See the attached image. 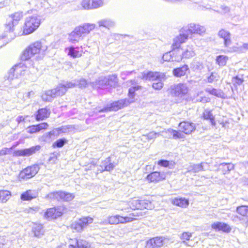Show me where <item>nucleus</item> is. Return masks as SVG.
<instances>
[{"label": "nucleus", "mask_w": 248, "mask_h": 248, "mask_svg": "<svg viewBox=\"0 0 248 248\" xmlns=\"http://www.w3.org/2000/svg\"><path fill=\"white\" fill-rule=\"evenodd\" d=\"M141 88V86L134 85L129 89L128 97L129 99L125 98L114 102L111 104L110 107L104 108L103 109L99 110V112H106L108 111H117L124 107L127 106L130 103L135 101V91Z\"/></svg>", "instance_id": "nucleus-1"}, {"label": "nucleus", "mask_w": 248, "mask_h": 248, "mask_svg": "<svg viewBox=\"0 0 248 248\" xmlns=\"http://www.w3.org/2000/svg\"><path fill=\"white\" fill-rule=\"evenodd\" d=\"M47 49V46L40 41H36L28 46L23 52L21 59L23 61H27L35 54L43 56Z\"/></svg>", "instance_id": "nucleus-2"}, {"label": "nucleus", "mask_w": 248, "mask_h": 248, "mask_svg": "<svg viewBox=\"0 0 248 248\" xmlns=\"http://www.w3.org/2000/svg\"><path fill=\"white\" fill-rule=\"evenodd\" d=\"M95 27L94 24L86 23L82 26L76 27L74 30L69 35V41L75 44L81 40L85 35L88 34Z\"/></svg>", "instance_id": "nucleus-3"}, {"label": "nucleus", "mask_w": 248, "mask_h": 248, "mask_svg": "<svg viewBox=\"0 0 248 248\" xmlns=\"http://www.w3.org/2000/svg\"><path fill=\"white\" fill-rule=\"evenodd\" d=\"M140 78L145 80L158 81V82H154L153 88L157 90H161L163 87V82L166 79L164 74L159 72H148L141 73Z\"/></svg>", "instance_id": "nucleus-4"}, {"label": "nucleus", "mask_w": 248, "mask_h": 248, "mask_svg": "<svg viewBox=\"0 0 248 248\" xmlns=\"http://www.w3.org/2000/svg\"><path fill=\"white\" fill-rule=\"evenodd\" d=\"M40 24V19L35 16L26 18L23 30V33L29 34L36 30Z\"/></svg>", "instance_id": "nucleus-5"}, {"label": "nucleus", "mask_w": 248, "mask_h": 248, "mask_svg": "<svg viewBox=\"0 0 248 248\" xmlns=\"http://www.w3.org/2000/svg\"><path fill=\"white\" fill-rule=\"evenodd\" d=\"M206 29L204 26L200 24L191 23L187 26L184 27L180 30L182 33H187V37L189 34H198L202 35L205 33Z\"/></svg>", "instance_id": "nucleus-6"}, {"label": "nucleus", "mask_w": 248, "mask_h": 248, "mask_svg": "<svg viewBox=\"0 0 248 248\" xmlns=\"http://www.w3.org/2000/svg\"><path fill=\"white\" fill-rule=\"evenodd\" d=\"M56 88L46 91L42 95V98L44 101H51L54 98L58 96H62L64 94L65 89L62 87Z\"/></svg>", "instance_id": "nucleus-7"}, {"label": "nucleus", "mask_w": 248, "mask_h": 248, "mask_svg": "<svg viewBox=\"0 0 248 248\" xmlns=\"http://www.w3.org/2000/svg\"><path fill=\"white\" fill-rule=\"evenodd\" d=\"M74 129V127L72 125H67L65 126H62L58 128H55L46 133L45 135L42 137L44 140H50L52 136H58L62 133H67L71 131Z\"/></svg>", "instance_id": "nucleus-8"}, {"label": "nucleus", "mask_w": 248, "mask_h": 248, "mask_svg": "<svg viewBox=\"0 0 248 248\" xmlns=\"http://www.w3.org/2000/svg\"><path fill=\"white\" fill-rule=\"evenodd\" d=\"M39 170V167L37 165L27 167L20 172L19 179L21 180L30 179L35 176Z\"/></svg>", "instance_id": "nucleus-9"}, {"label": "nucleus", "mask_w": 248, "mask_h": 248, "mask_svg": "<svg viewBox=\"0 0 248 248\" xmlns=\"http://www.w3.org/2000/svg\"><path fill=\"white\" fill-rule=\"evenodd\" d=\"M104 0H83L81 5L84 9H96L104 5Z\"/></svg>", "instance_id": "nucleus-10"}, {"label": "nucleus", "mask_w": 248, "mask_h": 248, "mask_svg": "<svg viewBox=\"0 0 248 248\" xmlns=\"http://www.w3.org/2000/svg\"><path fill=\"white\" fill-rule=\"evenodd\" d=\"M170 93L174 96L185 95L188 92V88L184 84L174 85L170 87Z\"/></svg>", "instance_id": "nucleus-11"}, {"label": "nucleus", "mask_w": 248, "mask_h": 248, "mask_svg": "<svg viewBox=\"0 0 248 248\" xmlns=\"http://www.w3.org/2000/svg\"><path fill=\"white\" fill-rule=\"evenodd\" d=\"M166 173L164 172L154 171L148 174L146 180L149 183H156L166 179Z\"/></svg>", "instance_id": "nucleus-12"}, {"label": "nucleus", "mask_w": 248, "mask_h": 248, "mask_svg": "<svg viewBox=\"0 0 248 248\" xmlns=\"http://www.w3.org/2000/svg\"><path fill=\"white\" fill-rule=\"evenodd\" d=\"M23 16L21 12H16L9 16L7 18L6 23V25L10 30L12 28H14L16 25L18 21L21 19Z\"/></svg>", "instance_id": "nucleus-13"}, {"label": "nucleus", "mask_w": 248, "mask_h": 248, "mask_svg": "<svg viewBox=\"0 0 248 248\" xmlns=\"http://www.w3.org/2000/svg\"><path fill=\"white\" fill-rule=\"evenodd\" d=\"M93 218H80L77 221L71 225L72 228L78 232L82 230L88 224L92 223Z\"/></svg>", "instance_id": "nucleus-14"}, {"label": "nucleus", "mask_w": 248, "mask_h": 248, "mask_svg": "<svg viewBox=\"0 0 248 248\" xmlns=\"http://www.w3.org/2000/svg\"><path fill=\"white\" fill-rule=\"evenodd\" d=\"M40 149V146L37 145L32 146L28 149L15 151L14 155L16 156H29L34 154L36 151Z\"/></svg>", "instance_id": "nucleus-15"}, {"label": "nucleus", "mask_w": 248, "mask_h": 248, "mask_svg": "<svg viewBox=\"0 0 248 248\" xmlns=\"http://www.w3.org/2000/svg\"><path fill=\"white\" fill-rule=\"evenodd\" d=\"M66 209L63 206H59L48 209L45 212L46 217H60L65 212Z\"/></svg>", "instance_id": "nucleus-16"}, {"label": "nucleus", "mask_w": 248, "mask_h": 248, "mask_svg": "<svg viewBox=\"0 0 248 248\" xmlns=\"http://www.w3.org/2000/svg\"><path fill=\"white\" fill-rule=\"evenodd\" d=\"M180 131L186 134H190L196 129V124L193 123L183 122L179 124Z\"/></svg>", "instance_id": "nucleus-17"}, {"label": "nucleus", "mask_w": 248, "mask_h": 248, "mask_svg": "<svg viewBox=\"0 0 248 248\" xmlns=\"http://www.w3.org/2000/svg\"><path fill=\"white\" fill-rule=\"evenodd\" d=\"M165 239L162 237H156L150 239L146 244L147 248H159L164 244Z\"/></svg>", "instance_id": "nucleus-18"}, {"label": "nucleus", "mask_w": 248, "mask_h": 248, "mask_svg": "<svg viewBox=\"0 0 248 248\" xmlns=\"http://www.w3.org/2000/svg\"><path fill=\"white\" fill-rule=\"evenodd\" d=\"M187 33L181 32L180 34L173 39L172 48L173 50L179 47L180 44L187 39Z\"/></svg>", "instance_id": "nucleus-19"}, {"label": "nucleus", "mask_w": 248, "mask_h": 248, "mask_svg": "<svg viewBox=\"0 0 248 248\" xmlns=\"http://www.w3.org/2000/svg\"><path fill=\"white\" fill-rule=\"evenodd\" d=\"M187 33L181 32L180 34L173 39L172 48L173 50L179 47L180 44L187 39Z\"/></svg>", "instance_id": "nucleus-20"}, {"label": "nucleus", "mask_w": 248, "mask_h": 248, "mask_svg": "<svg viewBox=\"0 0 248 248\" xmlns=\"http://www.w3.org/2000/svg\"><path fill=\"white\" fill-rule=\"evenodd\" d=\"M140 202V200L137 199L132 200L130 202L131 208L134 210H137V211H135L134 212L132 213L133 216H142L144 215L143 213H144V212L139 210L141 208Z\"/></svg>", "instance_id": "nucleus-21"}, {"label": "nucleus", "mask_w": 248, "mask_h": 248, "mask_svg": "<svg viewBox=\"0 0 248 248\" xmlns=\"http://www.w3.org/2000/svg\"><path fill=\"white\" fill-rule=\"evenodd\" d=\"M48 126L46 123H42L37 125H32L27 128V132L31 134H33L40 131L41 130L46 129Z\"/></svg>", "instance_id": "nucleus-22"}, {"label": "nucleus", "mask_w": 248, "mask_h": 248, "mask_svg": "<svg viewBox=\"0 0 248 248\" xmlns=\"http://www.w3.org/2000/svg\"><path fill=\"white\" fill-rule=\"evenodd\" d=\"M218 36L223 39L224 44L225 46H228L231 45L232 41L231 40V35L230 32L224 29H221L218 31Z\"/></svg>", "instance_id": "nucleus-23"}, {"label": "nucleus", "mask_w": 248, "mask_h": 248, "mask_svg": "<svg viewBox=\"0 0 248 248\" xmlns=\"http://www.w3.org/2000/svg\"><path fill=\"white\" fill-rule=\"evenodd\" d=\"M14 31V28H12L10 30L9 29L6 25V24H5V31L0 36V39H6V41H10L12 39H13L15 35L14 34L13 31Z\"/></svg>", "instance_id": "nucleus-24"}, {"label": "nucleus", "mask_w": 248, "mask_h": 248, "mask_svg": "<svg viewBox=\"0 0 248 248\" xmlns=\"http://www.w3.org/2000/svg\"><path fill=\"white\" fill-rule=\"evenodd\" d=\"M212 228L216 231H222L225 232H229L231 230V227L228 224L220 222L214 223L212 225Z\"/></svg>", "instance_id": "nucleus-25"}, {"label": "nucleus", "mask_w": 248, "mask_h": 248, "mask_svg": "<svg viewBox=\"0 0 248 248\" xmlns=\"http://www.w3.org/2000/svg\"><path fill=\"white\" fill-rule=\"evenodd\" d=\"M37 195L38 193L36 190L30 189L23 192L21 195L20 199L22 201H31L36 198Z\"/></svg>", "instance_id": "nucleus-26"}, {"label": "nucleus", "mask_w": 248, "mask_h": 248, "mask_svg": "<svg viewBox=\"0 0 248 248\" xmlns=\"http://www.w3.org/2000/svg\"><path fill=\"white\" fill-rule=\"evenodd\" d=\"M50 115V111L46 108H43L39 109L36 115V120L37 121H42L49 117Z\"/></svg>", "instance_id": "nucleus-27"}, {"label": "nucleus", "mask_w": 248, "mask_h": 248, "mask_svg": "<svg viewBox=\"0 0 248 248\" xmlns=\"http://www.w3.org/2000/svg\"><path fill=\"white\" fill-rule=\"evenodd\" d=\"M66 192L58 191L49 193L47 195L48 197L50 199H56L57 200H63L64 201L65 197L66 196Z\"/></svg>", "instance_id": "nucleus-28"}, {"label": "nucleus", "mask_w": 248, "mask_h": 248, "mask_svg": "<svg viewBox=\"0 0 248 248\" xmlns=\"http://www.w3.org/2000/svg\"><path fill=\"white\" fill-rule=\"evenodd\" d=\"M135 218H108L109 224H117L119 223H124L127 222L132 221Z\"/></svg>", "instance_id": "nucleus-29"}, {"label": "nucleus", "mask_w": 248, "mask_h": 248, "mask_svg": "<svg viewBox=\"0 0 248 248\" xmlns=\"http://www.w3.org/2000/svg\"><path fill=\"white\" fill-rule=\"evenodd\" d=\"M171 203L176 206L181 207H186L189 204V202L187 199L182 198H176L172 200Z\"/></svg>", "instance_id": "nucleus-30"}, {"label": "nucleus", "mask_w": 248, "mask_h": 248, "mask_svg": "<svg viewBox=\"0 0 248 248\" xmlns=\"http://www.w3.org/2000/svg\"><path fill=\"white\" fill-rule=\"evenodd\" d=\"M187 65H184L181 67L177 68L173 70V74L177 77H181L184 76L186 74V71L188 70Z\"/></svg>", "instance_id": "nucleus-31"}, {"label": "nucleus", "mask_w": 248, "mask_h": 248, "mask_svg": "<svg viewBox=\"0 0 248 248\" xmlns=\"http://www.w3.org/2000/svg\"><path fill=\"white\" fill-rule=\"evenodd\" d=\"M32 231L36 237H40L44 234V230L42 224H34Z\"/></svg>", "instance_id": "nucleus-32"}, {"label": "nucleus", "mask_w": 248, "mask_h": 248, "mask_svg": "<svg viewBox=\"0 0 248 248\" xmlns=\"http://www.w3.org/2000/svg\"><path fill=\"white\" fill-rule=\"evenodd\" d=\"M234 168V165L231 163H222L219 165V169L222 170L224 174L229 173L231 170H233Z\"/></svg>", "instance_id": "nucleus-33"}, {"label": "nucleus", "mask_w": 248, "mask_h": 248, "mask_svg": "<svg viewBox=\"0 0 248 248\" xmlns=\"http://www.w3.org/2000/svg\"><path fill=\"white\" fill-rule=\"evenodd\" d=\"M184 58L189 59L195 56V53L192 46H187L182 52Z\"/></svg>", "instance_id": "nucleus-34"}, {"label": "nucleus", "mask_w": 248, "mask_h": 248, "mask_svg": "<svg viewBox=\"0 0 248 248\" xmlns=\"http://www.w3.org/2000/svg\"><path fill=\"white\" fill-rule=\"evenodd\" d=\"M78 47H70L66 49L68 50V55L73 58H79L82 56V51L78 49Z\"/></svg>", "instance_id": "nucleus-35"}, {"label": "nucleus", "mask_w": 248, "mask_h": 248, "mask_svg": "<svg viewBox=\"0 0 248 248\" xmlns=\"http://www.w3.org/2000/svg\"><path fill=\"white\" fill-rule=\"evenodd\" d=\"M71 247L74 248H90V244L86 240L83 239L76 240V245H71Z\"/></svg>", "instance_id": "nucleus-36"}, {"label": "nucleus", "mask_w": 248, "mask_h": 248, "mask_svg": "<svg viewBox=\"0 0 248 248\" xmlns=\"http://www.w3.org/2000/svg\"><path fill=\"white\" fill-rule=\"evenodd\" d=\"M97 23L99 27H103L108 29L110 27H113L115 25V23L113 21L107 18L99 20Z\"/></svg>", "instance_id": "nucleus-37"}, {"label": "nucleus", "mask_w": 248, "mask_h": 248, "mask_svg": "<svg viewBox=\"0 0 248 248\" xmlns=\"http://www.w3.org/2000/svg\"><path fill=\"white\" fill-rule=\"evenodd\" d=\"M205 92L217 97L224 98V93L220 89L206 88Z\"/></svg>", "instance_id": "nucleus-38"}, {"label": "nucleus", "mask_w": 248, "mask_h": 248, "mask_svg": "<svg viewBox=\"0 0 248 248\" xmlns=\"http://www.w3.org/2000/svg\"><path fill=\"white\" fill-rule=\"evenodd\" d=\"M190 67L194 72L200 71L203 68L202 63L196 60L190 63Z\"/></svg>", "instance_id": "nucleus-39"}, {"label": "nucleus", "mask_w": 248, "mask_h": 248, "mask_svg": "<svg viewBox=\"0 0 248 248\" xmlns=\"http://www.w3.org/2000/svg\"><path fill=\"white\" fill-rule=\"evenodd\" d=\"M96 85L99 88H102L106 86H111V84L108 83V79L107 77H100L95 82Z\"/></svg>", "instance_id": "nucleus-40"}, {"label": "nucleus", "mask_w": 248, "mask_h": 248, "mask_svg": "<svg viewBox=\"0 0 248 248\" xmlns=\"http://www.w3.org/2000/svg\"><path fill=\"white\" fill-rule=\"evenodd\" d=\"M203 117L205 120H209L212 125L215 126L216 125L215 117L211 111L205 110L203 113Z\"/></svg>", "instance_id": "nucleus-41"}, {"label": "nucleus", "mask_w": 248, "mask_h": 248, "mask_svg": "<svg viewBox=\"0 0 248 248\" xmlns=\"http://www.w3.org/2000/svg\"><path fill=\"white\" fill-rule=\"evenodd\" d=\"M77 82L76 81V80H73L70 82H66L64 84H60L57 87H58V88H61H61L62 89V87L64 88V89L65 90L64 92V93H66V92L67 91V89L74 88V87L77 86Z\"/></svg>", "instance_id": "nucleus-42"}, {"label": "nucleus", "mask_w": 248, "mask_h": 248, "mask_svg": "<svg viewBox=\"0 0 248 248\" xmlns=\"http://www.w3.org/2000/svg\"><path fill=\"white\" fill-rule=\"evenodd\" d=\"M172 62H179L184 58L180 49L174 50L172 52Z\"/></svg>", "instance_id": "nucleus-43"}, {"label": "nucleus", "mask_w": 248, "mask_h": 248, "mask_svg": "<svg viewBox=\"0 0 248 248\" xmlns=\"http://www.w3.org/2000/svg\"><path fill=\"white\" fill-rule=\"evenodd\" d=\"M11 192L8 190H0V200L2 202H6L11 197Z\"/></svg>", "instance_id": "nucleus-44"}, {"label": "nucleus", "mask_w": 248, "mask_h": 248, "mask_svg": "<svg viewBox=\"0 0 248 248\" xmlns=\"http://www.w3.org/2000/svg\"><path fill=\"white\" fill-rule=\"evenodd\" d=\"M203 170V163L199 164H193L189 166L188 168V171L193 172L194 173L198 172Z\"/></svg>", "instance_id": "nucleus-45"}, {"label": "nucleus", "mask_w": 248, "mask_h": 248, "mask_svg": "<svg viewBox=\"0 0 248 248\" xmlns=\"http://www.w3.org/2000/svg\"><path fill=\"white\" fill-rule=\"evenodd\" d=\"M237 212L241 216L248 217V206H241L237 208Z\"/></svg>", "instance_id": "nucleus-46"}, {"label": "nucleus", "mask_w": 248, "mask_h": 248, "mask_svg": "<svg viewBox=\"0 0 248 248\" xmlns=\"http://www.w3.org/2000/svg\"><path fill=\"white\" fill-rule=\"evenodd\" d=\"M228 58L225 55H219L217 57L216 61L220 66H224L226 64Z\"/></svg>", "instance_id": "nucleus-47"}, {"label": "nucleus", "mask_w": 248, "mask_h": 248, "mask_svg": "<svg viewBox=\"0 0 248 248\" xmlns=\"http://www.w3.org/2000/svg\"><path fill=\"white\" fill-rule=\"evenodd\" d=\"M167 132L170 135H172L173 138L175 139H182L184 137L183 134L173 129H168Z\"/></svg>", "instance_id": "nucleus-48"}, {"label": "nucleus", "mask_w": 248, "mask_h": 248, "mask_svg": "<svg viewBox=\"0 0 248 248\" xmlns=\"http://www.w3.org/2000/svg\"><path fill=\"white\" fill-rule=\"evenodd\" d=\"M23 71L22 69L21 64L15 65L12 69L10 70V73L13 72L14 75L16 74V75L20 73L22 74V72Z\"/></svg>", "instance_id": "nucleus-49"}, {"label": "nucleus", "mask_w": 248, "mask_h": 248, "mask_svg": "<svg viewBox=\"0 0 248 248\" xmlns=\"http://www.w3.org/2000/svg\"><path fill=\"white\" fill-rule=\"evenodd\" d=\"M140 205L141 206V208L140 210L141 211L142 208L143 209H148V208H151V202L146 200H140Z\"/></svg>", "instance_id": "nucleus-50"}, {"label": "nucleus", "mask_w": 248, "mask_h": 248, "mask_svg": "<svg viewBox=\"0 0 248 248\" xmlns=\"http://www.w3.org/2000/svg\"><path fill=\"white\" fill-rule=\"evenodd\" d=\"M160 135V133L155 132L154 131L151 132L146 135H143L142 137H145L148 140L155 139L157 136Z\"/></svg>", "instance_id": "nucleus-51"}, {"label": "nucleus", "mask_w": 248, "mask_h": 248, "mask_svg": "<svg viewBox=\"0 0 248 248\" xmlns=\"http://www.w3.org/2000/svg\"><path fill=\"white\" fill-rule=\"evenodd\" d=\"M157 164L164 167H169L170 169H172L173 167V165L171 163H170V162L166 160H160L158 161Z\"/></svg>", "instance_id": "nucleus-52"}, {"label": "nucleus", "mask_w": 248, "mask_h": 248, "mask_svg": "<svg viewBox=\"0 0 248 248\" xmlns=\"http://www.w3.org/2000/svg\"><path fill=\"white\" fill-rule=\"evenodd\" d=\"M217 74L216 73L212 72L211 75L207 77L206 79H204L205 82L208 83H212L215 80H217Z\"/></svg>", "instance_id": "nucleus-53"}, {"label": "nucleus", "mask_w": 248, "mask_h": 248, "mask_svg": "<svg viewBox=\"0 0 248 248\" xmlns=\"http://www.w3.org/2000/svg\"><path fill=\"white\" fill-rule=\"evenodd\" d=\"M192 236V234L188 232H183L180 236L181 239L184 244H186V241L189 240Z\"/></svg>", "instance_id": "nucleus-54"}, {"label": "nucleus", "mask_w": 248, "mask_h": 248, "mask_svg": "<svg viewBox=\"0 0 248 248\" xmlns=\"http://www.w3.org/2000/svg\"><path fill=\"white\" fill-rule=\"evenodd\" d=\"M162 59L164 61L172 62V55L171 52H169L165 53L162 56Z\"/></svg>", "instance_id": "nucleus-55"}, {"label": "nucleus", "mask_w": 248, "mask_h": 248, "mask_svg": "<svg viewBox=\"0 0 248 248\" xmlns=\"http://www.w3.org/2000/svg\"><path fill=\"white\" fill-rule=\"evenodd\" d=\"M76 81L77 82V86L79 88H85L86 87L87 84V81L83 78H81L79 80H76Z\"/></svg>", "instance_id": "nucleus-56"}, {"label": "nucleus", "mask_w": 248, "mask_h": 248, "mask_svg": "<svg viewBox=\"0 0 248 248\" xmlns=\"http://www.w3.org/2000/svg\"><path fill=\"white\" fill-rule=\"evenodd\" d=\"M66 142V140L65 139H59L53 143V146L57 147H62L64 145Z\"/></svg>", "instance_id": "nucleus-57"}, {"label": "nucleus", "mask_w": 248, "mask_h": 248, "mask_svg": "<svg viewBox=\"0 0 248 248\" xmlns=\"http://www.w3.org/2000/svg\"><path fill=\"white\" fill-rule=\"evenodd\" d=\"M232 81L234 84L239 85L242 84L244 81V79L242 78H239L238 76H236L233 78Z\"/></svg>", "instance_id": "nucleus-58"}, {"label": "nucleus", "mask_w": 248, "mask_h": 248, "mask_svg": "<svg viewBox=\"0 0 248 248\" xmlns=\"http://www.w3.org/2000/svg\"><path fill=\"white\" fill-rule=\"evenodd\" d=\"M115 167V164L111 162L110 158L109 157V163L108 164L107 166H106V168L104 169V170H106V171H110L112 170Z\"/></svg>", "instance_id": "nucleus-59"}, {"label": "nucleus", "mask_w": 248, "mask_h": 248, "mask_svg": "<svg viewBox=\"0 0 248 248\" xmlns=\"http://www.w3.org/2000/svg\"><path fill=\"white\" fill-rule=\"evenodd\" d=\"M40 208L38 206H35L32 208H30L27 210V212L28 213H31L32 214H34L39 211Z\"/></svg>", "instance_id": "nucleus-60"}, {"label": "nucleus", "mask_w": 248, "mask_h": 248, "mask_svg": "<svg viewBox=\"0 0 248 248\" xmlns=\"http://www.w3.org/2000/svg\"><path fill=\"white\" fill-rule=\"evenodd\" d=\"M220 13L222 14H227L230 12V8L225 5H221L220 7Z\"/></svg>", "instance_id": "nucleus-61"}, {"label": "nucleus", "mask_w": 248, "mask_h": 248, "mask_svg": "<svg viewBox=\"0 0 248 248\" xmlns=\"http://www.w3.org/2000/svg\"><path fill=\"white\" fill-rule=\"evenodd\" d=\"M107 79H108V83L110 82H114V83L117 82V78L115 75L109 76L107 77Z\"/></svg>", "instance_id": "nucleus-62"}, {"label": "nucleus", "mask_w": 248, "mask_h": 248, "mask_svg": "<svg viewBox=\"0 0 248 248\" xmlns=\"http://www.w3.org/2000/svg\"><path fill=\"white\" fill-rule=\"evenodd\" d=\"M75 196L74 194L66 192V196L65 197L64 201L69 202L72 201Z\"/></svg>", "instance_id": "nucleus-63"}, {"label": "nucleus", "mask_w": 248, "mask_h": 248, "mask_svg": "<svg viewBox=\"0 0 248 248\" xmlns=\"http://www.w3.org/2000/svg\"><path fill=\"white\" fill-rule=\"evenodd\" d=\"M197 101L205 103L209 102L210 101V98L205 96L200 97L199 98L197 99Z\"/></svg>", "instance_id": "nucleus-64"}]
</instances>
